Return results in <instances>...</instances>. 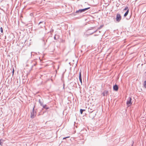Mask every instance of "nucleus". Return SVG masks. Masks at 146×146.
I'll return each mask as SVG.
<instances>
[{
	"mask_svg": "<svg viewBox=\"0 0 146 146\" xmlns=\"http://www.w3.org/2000/svg\"><path fill=\"white\" fill-rule=\"evenodd\" d=\"M0 31L2 33H3V29L2 27L0 28Z\"/></svg>",
	"mask_w": 146,
	"mask_h": 146,
	"instance_id": "obj_12",
	"label": "nucleus"
},
{
	"mask_svg": "<svg viewBox=\"0 0 146 146\" xmlns=\"http://www.w3.org/2000/svg\"><path fill=\"white\" fill-rule=\"evenodd\" d=\"M97 31V30H96L95 31H94L93 32H92V34H93V33H95V32H96Z\"/></svg>",
	"mask_w": 146,
	"mask_h": 146,
	"instance_id": "obj_18",
	"label": "nucleus"
},
{
	"mask_svg": "<svg viewBox=\"0 0 146 146\" xmlns=\"http://www.w3.org/2000/svg\"><path fill=\"white\" fill-rule=\"evenodd\" d=\"M132 99L131 98H129L128 99V100L127 101V106H130L132 104V103L131 102Z\"/></svg>",
	"mask_w": 146,
	"mask_h": 146,
	"instance_id": "obj_2",
	"label": "nucleus"
},
{
	"mask_svg": "<svg viewBox=\"0 0 146 146\" xmlns=\"http://www.w3.org/2000/svg\"><path fill=\"white\" fill-rule=\"evenodd\" d=\"M90 31V30H89L88 31V32H89V31Z\"/></svg>",
	"mask_w": 146,
	"mask_h": 146,
	"instance_id": "obj_23",
	"label": "nucleus"
},
{
	"mask_svg": "<svg viewBox=\"0 0 146 146\" xmlns=\"http://www.w3.org/2000/svg\"><path fill=\"white\" fill-rule=\"evenodd\" d=\"M86 10H78L76 11V13H81L85 11Z\"/></svg>",
	"mask_w": 146,
	"mask_h": 146,
	"instance_id": "obj_7",
	"label": "nucleus"
},
{
	"mask_svg": "<svg viewBox=\"0 0 146 146\" xmlns=\"http://www.w3.org/2000/svg\"><path fill=\"white\" fill-rule=\"evenodd\" d=\"M102 94L103 95V96H106L105 95V94L104 92H103L102 93Z\"/></svg>",
	"mask_w": 146,
	"mask_h": 146,
	"instance_id": "obj_16",
	"label": "nucleus"
},
{
	"mask_svg": "<svg viewBox=\"0 0 146 146\" xmlns=\"http://www.w3.org/2000/svg\"><path fill=\"white\" fill-rule=\"evenodd\" d=\"M54 38L55 39H56V37L55 36L54 37Z\"/></svg>",
	"mask_w": 146,
	"mask_h": 146,
	"instance_id": "obj_24",
	"label": "nucleus"
},
{
	"mask_svg": "<svg viewBox=\"0 0 146 146\" xmlns=\"http://www.w3.org/2000/svg\"><path fill=\"white\" fill-rule=\"evenodd\" d=\"M100 31H99V34L100 33Z\"/></svg>",
	"mask_w": 146,
	"mask_h": 146,
	"instance_id": "obj_25",
	"label": "nucleus"
},
{
	"mask_svg": "<svg viewBox=\"0 0 146 146\" xmlns=\"http://www.w3.org/2000/svg\"><path fill=\"white\" fill-rule=\"evenodd\" d=\"M85 110H82V109H81L80 110V113L82 114V113L83 112V111H85Z\"/></svg>",
	"mask_w": 146,
	"mask_h": 146,
	"instance_id": "obj_11",
	"label": "nucleus"
},
{
	"mask_svg": "<svg viewBox=\"0 0 146 146\" xmlns=\"http://www.w3.org/2000/svg\"><path fill=\"white\" fill-rule=\"evenodd\" d=\"M45 23L44 22H40L39 25L41 27H44Z\"/></svg>",
	"mask_w": 146,
	"mask_h": 146,
	"instance_id": "obj_6",
	"label": "nucleus"
},
{
	"mask_svg": "<svg viewBox=\"0 0 146 146\" xmlns=\"http://www.w3.org/2000/svg\"><path fill=\"white\" fill-rule=\"evenodd\" d=\"M131 146H132V145Z\"/></svg>",
	"mask_w": 146,
	"mask_h": 146,
	"instance_id": "obj_26",
	"label": "nucleus"
},
{
	"mask_svg": "<svg viewBox=\"0 0 146 146\" xmlns=\"http://www.w3.org/2000/svg\"><path fill=\"white\" fill-rule=\"evenodd\" d=\"M129 13V10H127V11L125 12V13L124 15V16L125 17L127 16V15L128 13Z\"/></svg>",
	"mask_w": 146,
	"mask_h": 146,
	"instance_id": "obj_8",
	"label": "nucleus"
},
{
	"mask_svg": "<svg viewBox=\"0 0 146 146\" xmlns=\"http://www.w3.org/2000/svg\"><path fill=\"white\" fill-rule=\"evenodd\" d=\"M102 26H100V27H99L98 28V29H100V28H102Z\"/></svg>",
	"mask_w": 146,
	"mask_h": 146,
	"instance_id": "obj_14",
	"label": "nucleus"
},
{
	"mask_svg": "<svg viewBox=\"0 0 146 146\" xmlns=\"http://www.w3.org/2000/svg\"><path fill=\"white\" fill-rule=\"evenodd\" d=\"M90 8H85V9H89Z\"/></svg>",
	"mask_w": 146,
	"mask_h": 146,
	"instance_id": "obj_20",
	"label": "nucleus"
},
{
	"mask_svg": "<svg viewBox=\"0 0 146 146\" xmlns=\"http://www.w3.org/2000/svg\"><path fill=\"white\" fill-rule=\"evenodd\" d=\"M143 86L144 87L146 88V81L144 82L143 83Z\"/></svg>",
	"mask_w": 146,
	"mask_h": 146,
	"instance_id": "obj_10",
	"label": "nucleus"
},
{
	"mask_svg": "<svg viewBox=\"0 0 146 146\" xmlns=\"http://www.w3.org/2000/svg\"><path fill=\"white\" fill-rule=\"evenodd\" d=\"M34 107L33 108L32 111L31 112V117L32 118H33L36 115V112H34Z\"/></svg>",
	"mask_w": 146,
	"mask_h": 146,
	"instance_id": "obj_1",
	"label": "nucleus"
},
{
	"mask_svg": "<svg viewBox=\"0 0 146 146\" xmlns=\"http://www.w3.org/2000/svg\"><path fill=\"white\" fill-rule=\"evenodd\" d=\"M46 106V105L43 106V107L44 108H46L45 107Z\"/></svg>",
	"mask_w": 146,
	"mask_h": 146,
	"instance_id": "obj_19",
	"label": "nucleus"
},
{
	"mask_svg": "<svg viewBox=\"0 0 146 146\" xmlns=\"http://www.w3.org/2000/svg\"><path fill=\"white\" fill-rule=\"evenodd\" d=\"M39 103L42 106V103L41 102H40V100H39Z\"/></svg>",
	"mask_w": 146,
	"mask_h": 146,
	"instance_id": "obj_15",
	"label": "nucleus"
},
{
	"mask_svg": "<svg viewBox=\"0 0 146 146\" xmlns=\"http://www.w3.org/2000/svg\"><path fill=\"white\" fill-rule=\"evenodd\" d=\"M64 137V138H63V139H66V138H68V137Z\"/></svg>",
	"mask_w": 146,
	"mask_h": 146,
	"instance_id": "obj_17",
	"label": "nucleus"
},
{
	"mask_svg": "<svg viewBox=\"0 0 146 146\" xmlns=\"http://www.w3.org/2000/svg\"><path fill=\"white\" fill-rule=\"evenodd\" d=\"M104 93L105 94V95L106 96H107V95L108 94V91H105Z\"/></svg>",
	"mask_w": 146,
	"mask_h": 146,
	"instance_id": "obj_9",
	"label": "nucleus"
},
{
	"mask_svg": "<svg viewBox=\"0 0 146 146\" xmlns=\"http://www.w3.org/2000/svg\"><path fill=\"white\" fill-rule=\"evenodd\" d=\"M93 114V113H90V116H91Z\"/></svg>",
	"mask_w": 146,
	"mask_h": 146,
	"instance_id": "obj_22",
	"label": "nucleus"
},
{
	"mask_svg": "<svg viewBox=\"0 0 146 146\" xmlns=\"http://www.w3.org/2000/svg\"><path fill=\"white\" fill-rule=\"evenodd\" d=\"M12 72H13V74L14 73V69H13Z\"/></svg>",
	"mask_w": 146,
	"mask_h": 146,
	"instance_id": "obj_21",
	"label": "nucleus"
},
{
	"mask_svg": "<svg viewBox=\"0 0 146 146\" xmlns=\"http://www.w3.org/2000/svg\"><path fill=\"white\" fill-rule=\"evenodd\" d=\"M79 80L81 82V85L82 84V76H81V72H80L79 73Z\"/></svg>",
	"mask_w": 146,
	"mask_h": 146,
	"instance_id": "obj_5",
	"label": "nucleus"
},
{
	"mask_svg": "<svg viewBox=\"0 0 146 146\" xmlns=\"http://www.w3.org/2000/svg\"><path fill=\"white\" fill-rule=\"evenodd\" d=\"M113 88V90L114 91H117L118 90V86L116 84H115V85H114Z\"/></svg>",
	"mask_w": 146,
	"mask_h": 146,
	"instance_id": "obj_4",
	"label": "nucleus"
},
{
	"mask_svg": "<svg viewBox=\"0 0 146 146\" xmlns=\"http://www.w3.org/2000/svg\"><path fill=\"white\" fill-rule=\"evenodd\" d=\"M121 19V17L119 14H118L116 15V20L118 22L120 21Z\"/></svg>",
	"mask_w": 146,
	"mask_h": 146,
	"instance_id": "obj_3",
	"label": "nucleus"
},
{
	"mask_svg": "<svg viewBox=\"0 0 146 146\" xmlns=\"http://www.w3.org/2000/svg\"><path fill=\"white\" fill-rule=\"evenodd\" d=\"M1 141H2L1 140H0V145H2V143H3Z\"/></svg>",
	"mask_w": 146,
	"mask_h": 146,
	"instance_id": "obj_13",
	"label": "nucleus"
}]
</instances>
